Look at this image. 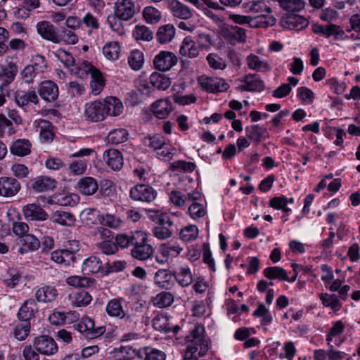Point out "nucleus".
Here are the masks:
<instances>
[{
    "label": "nucleus",
    "instance_id": "6e6d98bb",
    "mask_svg": "<svg viewBox=\"0 0 360 360\" xmlns=\"http://www.w3.org/2000/svg\"><path fill=\"white\" fill-rule=\"evenodd\" d=\"M143 143L154 150L162 149L166 144V138L160 134L148 136L143 139Z\"/></svg>",
    "mask_w": 360,
    "mask_h": 360
},
{
    "label": "nucleus",
    "instance_id": "052dcab7",
    "mask_svg": "<svg viewBox=\"0 0 360 360\" xmlns=\"http://www.w3.org/2000/svg\"><path fill=\"white\" fill-rule=\"evenodd\" d=\"M99 211L95 208H86L80 213V217L87 224H95L99 222Z\"/></svg>",
    "mask_w": 360,
    "mask_h": 360
},
{
    "label": "nucleus",
    "instance_id": "e433bc0d",
    "mask_svg": "<svg viewBox=\"0 0 360 360\" xmlns=\"http://www.w3.org/2000/svg\"><path fill=\"white\" fill-rule=\"evenodd\" d=\"M22 247L18 249V252L23 255L28 251H34L40 247L39 239L32 234H27L20 240Z\"/></svg>",
    "mask_w": 360,
    "mask_h": 360
},
{
    "label": "nucleus",
    "instance_id": "a18cd8bd",
    "mask_svg": "<svg viewBox=\"0 0 360 360\" xmlns=\"http://www.w3.org/2000/svg\"><path fill=\"white\" fill-rule=\"evenodd\" d=\"M322 304L325 307L330 308L334 312L338 311L342 307V303L335 294L322 292L319 295Z\"/></svg>",
    "mask_w": 360,
    "mask_h": 360
},
{
    "label": "nucleus",
    "instance_id": "72a5a7b5",
    "mask_svg": "<svg viewBox=\"0 0 360 360\" xmlns=\"http://www.w3.org/2000/svg\"><path fill=\"white\" fill-rule=\"evenodd\" d=\"M247 64L250 69L257 72H267L271 68L265 59L255 54H250L247 57Z\"/></svg>",
    "mask_w": 360,
    "mask_h": 360
},
{
    "label": "nucleus",
    "instance_id": "3c124183",
    "mask_svg": "<svg viewBox=\"0 0 360 360\" xmlns=\"http://www.w3.org/2000/svg\"><path fill=\"white\" fill-rule=\"evenodd\" d=\"M108 23L111 29V30L116 33L119 36H123L126 33V28L124 21L125 20L121 19L117 15L113 14L108 15L107 18Z\"/></svg>",
    "mask_w": 360,
    "mask_h": 360
},
{
    "label": "nucleus",
    "instance_id": "09e8293b",
    "mask_svg": "<svg viewBox=\"0 0 360 360\" xmlns=\"http://www.w3.org/2000/svg\"><path fill=\"white\" fill-rule=\"evenodd\" d=\"M105 311L110 317L121 318L124 316V311L121 301L117 299H112L105 306Z\"/></svg>",
    "mask_w": 360,
    "mask_h": 360
},
{
    "label": "nucleus",
    "instance_id": "680f3d73",
    "mask_svg": "<svg viewBox=\"0 0 360 360\" xmlns=\"http://www.w3.org/2000/svg\"><path fill=\"white\" fill-rule=\"evenodd\" d=\"M143 16L148 23L155 24L161 20L162 14L155 7L146 6L143 10Z\"/></svg>",
    "mask_w": 360,
    "mask_h": 360
},
{
    "label": "nucleus",
    "instance_id": "7c9ffc66",
    "mask_svg": "<svg viewBox=\"0 0 360 360\" xmlns=\"http://www.w3.org/2000/svg\"><path fill=\"white\" fill-rule=\"evenodd\" d=\"M224 37L229 41L244 43L246 41L247 35L243 28L231 25L227 27L225 30Z\"/></svg>",
    "mask_w": 360,
    "mask_h": 360
},
{
    "label": "nucleus",
    "instance_id": "1a4fd4ad",
    "mask_svg": "<svg viewBox=\"0 0 360 360\" xmlns=\"http://www.w3.org/2000/svg\"><path fill=\"white\" fill-rule=\"evenodd\" d=\"M37 33L45 40L54 44L60 43L59 34L55 26L49 21L42 20L36 25Z\"/></svg>",
    "mask_w": 360,
    "mask_h": 360
},
{
    "label": "nucleus",
    "instance_id": "49530a36",
    "mask_svg": "<svg viewBox=\"0 0 360 360\" xmlns=\"http://www.w3.org/2000/svg\"><path fill=\"white\" fill-rule=\"evenodd\" d=\"M174 278L182 287H187L193 282V276L188 266H181L174 274Z\"/></svg>",
    "mask_w": 360,
    "mask_h": 360
},
{
    "label": "nucleus",
    "instance_id": "4468645a",
    "mask_svg": "<svg viewBox=\"0 0 360 360\" xmlns=\"http://www.w3.org/2000/svg\"><path fill=\"white\" fill-rule=\"evenodd\" d=\"M281 23L290 30H302L308 26L309 22L302 15L288 14L282 19Z\"/></svg>",
    "mask_w": 360,
    "mask_h": 360
},
{
    "label": "nucleus",
    "instance_id": "f257e3e1",
    "mask_svg": "<svg viewBox=\"0 0 360 360\" xmlns=\"http://www.w3.org/2000/svg\"><path fill=\"white\" fill-rule=\"evenodd\" d=\"M123 112L121 101L115 97H107L86 103L84 117L85 120L97 122L103 121L107 116H118Z\"/></svg>",
    "mask_w": 360,
    "mask_h": 360
},
{
    "label": "nucleus",
    "instance_id": "0e129e2a",
    "mask_svg": "<svg viewBox=\"0 0 360 360\" xmlns=\"http://www.w3.org/2000/svg\"><path fill=\"white\" fill-rule=\"evenodd\" d=\"M199 230L195 225L186 226L179 232L180 238L185 242H190L195 240L198 236Z\"/></svg>",
    "mask_w": 360,
    "mask_h": 360
},
{
    "label": "nucleus",
    "instance_id": "a878e982",
    "mask_svg": "<svg viewBox=\"0 0 360 360\" xmlns=\"http://www.w3.org/2000/svg\"><path fill=\"white\" fill-rule=\"evenodd\" d=\"M169 8L175 18L188 20L193 16V11L190 8L177 0H171Z\"/></svg>",
    "mask_w": 360,
    "mask_h": 360
},
{
    "label": "nucleus",
    "instance_id": "9d476101",
    "mask_svg": "<svg viewBox=\"0 0 360 360\" xmlns=\"http://www.w3.org/2000/svg\"><path fill=\"white\" fill-rule=\"evenodd\" d=\"M20 182L11 176L0 177V196L10 198L15 196L20 190Z\"/></svg>",
    "mask_w": 360,
    "mask_h": 360
},
{
    "label": "nucleus",
    "instance_id": "4d7b16f0",
    "mask_svg": "<svg viewBox=\"0 0 360 360\" xmlns=\"http://www.w3.org/2000/svg\"><path fill=\"white\" fill-rule=\"evenodd\" d=\"M133 37L136 40L150 41L153 38V32L145 25H136L133 32Z\"/></svg>",
    "mask_w": 360,
    "mask_h": 360
},
{
    "label": "nucleus",
    "instance_id": "c756f323",
    "mask_svg": "<svg viewBox=\"0 0 360 360\" xmlns=\"http://www.w3.org/2000/svg\"><path fill=\"white\" fill-rule=\"evenodd\" d=\"M138 356L142 360H165L166 354L151 347H145L138 350Z\"/></svg>",
    "mask_w": 360,
    "mask_h": 360
},
{
    "label": "nucleus",
    "instance_id": "338daca9",
    "mask_svg": "<svg viewBox=\"0 0 360 360\" xmlns=\"http://www.w3.org/2000/svg\"><path fill=\"white\" fill-rule=\"evenodd\" d=\"M198 201V200H191L190 202L192 203L188 209L190 217L194 220L202 218L207 214L205 207Z\"/></svg>",
    "mask_w": 360,
    "mask_h": 360
},
{
    "label": "nucleus",
    "instance_id": "8fccbe9b",
    "mask_svg": "<svg viewBox=\"0 0 360 360\" xmlns=\"http://www.w3.org/2000/svg\"><path fill=\"white\" fill-rule=\"evenodd\" d=\"M153 327L155 330L164 332L165 333H169L172 330L169 320L166 314H158L153 319Z\"/></svg>",
    "mask_w": 360,
    "mask_h": 360
},
{
    "label": "nucleus",
    "instance_id": "58836bf2",
    "mask_svg": "<svg viewBox=\"0 0 360 360\" xmlns=\"http://www.w3.org/2000/svg\"><path fill=\"white\" fill-rule=\"evenodd\" d=\"M90 82L91 92L94 95L99 94L105 86V79L102 72L96 68L91 75Z\"/></svg>",
    "mask_w": 360,
    "mask_h": 360
},
{
    "label": "nucleus",
    "instance_id": "4be33fe9",
    "mask_svg": "<svg viewBox=\"0 0 360 360\" xmlns=\"http://www.w3.org/2000/svg\"><path fill=\"white\" fill-rule=\"evenodd\" d=\"M34 127L39 131L40 139L44 143H49L53 139V124L48 120L39 119L34 122Z\"/></svg>",
    "mask_w": 360,
    "mask_h": 360
},
{
    "label": "nucleus",
    "instance_id": "2f4dec72",
    "mask_svg": "<svg viewBox=\"0 0 360 360\" xmlns=\"http://www.w3.org/2000/svg\"><path fill=\"white\" fill-rule=\"evenodd\" d=\"M276 22L271 13H262L255 17H250V27L259 28L273 26Z\"/></svg>",
    "mask_w": 360,
    "mask_h": 360
},
{
    "label": "nucleus",
    "instance_id": "4c0bfd02",
    "mask_svg": "<svg viewBox=\"0 0 360 360\" xmlns=\"http://www.w3.org/2000/svg\"><path fill=\"white\" fill-rule=\"evenodd\" d=\"M58 292L55 287L46 285L39 288L35 293L37 300L41 302H50L57 297Z\"/></svg>",
    "mask_w": 360,
    "mask_h": 360
},
{
    "label": "nucleus",
    "instance_id": "5fc2aeb1",
    "mask_svg": "<svg viewBox=\"0 0 360 360\" xmlns=\"http://www.w3.org/2000/svg\"><path fill=\"white\" fill-rule=\"evenodd\" d=\"M263 274L269 279L288 280L287 272L280 266H271L264 269Z\"/></svg>",
    "mask_w": 360,
    "mask_h": 360
},
{
    "label": "nucleus",
    "instance_id": "37998d69",
    "mask_svg": "<svg viewBox=\"0 0 360 360\" xmlns=\"http://www.w3.org/2000/svg\"><path fill=\"white\" fill-rule=\"evenodd\" d=\"M174 279V274L167 269L158 270L154 276L155 284L162 288H168Z\"/></svg>",
    "mask_w": 360,
    "mask_h": 360
},
{
    "label": "nucleus",
    "instance_id": "a211bd4d",
    "mask_svg": "<svg viewBox=\"0 0 360 360\" xmlns=\"http://www.w3.org/2000/svg\"><path fill=\"white\" fill-rule=\"evenodd\" d=\"M39 98L37 93L33 91H17L15 93V102L22 108H26L30 104L37 105Z\"/></svg>",
    "mask_w": 360,
    "mask_h": 360
},
{
    "label": "nucleus",
    "instance_id": "ea45409f",
    "mask_svg": "<svg viewBox=\"0 0 360 360\" xmlns=\"http://www.w3.org/2000/svg\"><path fill=\"white\" fill-rule=\"evenodd\" d=\"M204 333V326L202 324H195L191 330L190 333L186 336V340L187 342H193L198 345H201L202 342L203 343H208L205 339Z\"/></svg>",
    "mask_w": 360,
    "mask_h": 360
},
{
    "label": "nucleus",
    "instance_id": "473e14b6",
    "mask_svg": "<svg viewBox=\"0 0 360 360\" xmlns=\"http://www.w3.org/2000/svg\"><path fill=\"white\" fill-rule=\"evenodd\" d=\"M101 267V259L96 256H91L84 260L82 271L86 275L94 274L99 272Z\"/></svg>",
    "mask_w": 360,
    "mask_h": 360
},
{
    "label": "nucleus",
    "instance_id": "bf43d9fd",
    "mask_svg": "<svg viewBox=\"0 0 360 360\" xmlns=\"http://www.w3.org/2000/svg\"><path fill=\"white\" fill-rule=\"evenodd\" d=\"M153 304L159 308L169 307L174 302L173 295L168 292H161L153 299Z\"/></svg>",
    "mask_w": 360,
    "mask_h": 360
},
{
    "label": "nucleus",
    "instance_id": "c9c22d12",
    "mask_svg": "<svg viewBox=\"0 0 360 360\" xmlns=\"http://www.w3.org/2000/svg\"><path fill=\"white\" fill-rule=\"evenodd\" d=\"M31 143L25 139L15 140L10 147L12 154L18 156H25L30 153Z\"/></svg>",
    "mask_w": 360,
    "mask_h": 360
},
{
    "label": "nucleus",
    "instance_id": "6ab92c4d",
    "mask_svg": "<svg viewBox=\"0 0 360 360\" xmlns=\"http://www.w3.org/2000/svg\"><path fill=\"white\" fill-rule=\"evenodd\" d=\"M200 49L191 37H186L180 46L179 53L182 56L195 58L200 55Z\"/></svg>",
    "mask_w": 360,
    "mask_h": 360
},
{
    "label": "nucleus",
    "instance_id": "de8ad7c7",
    "mask_svg": "<svg viewBox=\"0 0 360 360\" xmlns=\"http://www.w3.org/2000/svg\"><path fill=\"white\" fill-rule=\"evenodd\" d=\"M150 83L159 90H166L171 85L170 78L163 74L153 72L150 76Z\"/></svg>",
    "mask_w": 360,
    "mask_h": 360
},
{
    "label": "nucleus",
    "instance_id": "423d86ee",
    "mask_svg": "<svg viewBox=\"0 0 360 360\" xmlns=\"http://www.w3.org/2000/svg\"><path fill=\"white\" fill-rule=\"evenodd\" d=\"M34 349L41 354L51 356L57 353L58 347L55 340L46 335L35 338L32 342Z\"/></svg>",
    "mask_w": 360,
    "mask_h": 360
},
{
    "label": "nucleus",
    "instance_id": "412c9836",
    "mask_svg": "<svg viewBox=\"0 0 360 360\" xmlns=\"http://www.w3.org/2000/svg\"><path fill=\"white\" fill-rule=\"evenodd\" d=\"M200 198L201 195L198 192L185 194L179 191H172L169 194L170 201L178 207L185 206L187 201L199 200Z\"/></svg>",
    "mask_w": 360,
    "mask_h": 360
},
{
    "label": "nucleus",
    "instance_id": "393cba45",
    "mask_svg": "<svg viewBox=\"0 0 360 360\" xmlns=\"http://www.w3.org/2000/svg\"><path fill=\"white\" fill-rule=\"evenodd\" d=\"M77 188L80 193L84 195H92L98 191V182L91 176L82 177L78 181Z\"/></svg>",
    "mask_w": 360,
    "mask_h": 360
},
{
    "label": "nucleus",
    "instance_id": "69168bd1",
    "mask_svg": "<svg viewBox=\"0 0 360 360\" xmlns=\"http://www.w3.org/2000/svg\"><path fill=\"white\" fill-rule=\"evenodd\" d=\"M68 285L75 288H86L91 286L94 280L84 276H71L66 278Z\"/></svg>",
    "mask_w": 360,
    "mask_h": 360
},
{
    "label": "nucleus",
    "instance_id": "0eeeda50",
    "mask_svg": "<svg viewBox=\"0 0 360 360\" xmlns=\"http://www.w3.org/2000/svg\"><path fill=\"white\" fill-rule=\"evenodd\" d=\"M177 61V57L174 53L162 51L154 58L153 64L157 70L165 72L174 67Z\"/></svg>",
    "mask_w": 360,
    "mask_h": 360
},
{
    "label": "nucleus",
    "instance_id": "20e7f679",
    "mask_svg": "<svg viewBox=\"0 0 360 360\" xmlns=\"http://www.w3.org/2000/svg\"><path fill=\"white\" fill-rule=\"evenodd\" d=\"M198 81L201 89L210 94L226 92L230 87L221 77L201 76Z\"/></svg>",
    "mask_w": 360,
    "mask_h": 360
},
{
    "label": "nucleus",
    "instance_id": "c85d7f7f",
    "mask_svg": "<svg viewBox=\"0 0 360 360\" xmlns=\"http://www.w3.org/2000/svg\"><path fill=\"white\" fill-rule=\"evenodd\" d=\"M121 46L117 41L107 42L102 48L103 56L110 61H115L119 59L121 53Z\"/></svg>",
    "mask_w": 360,
    "mask_h": 360
},
{
    "label": "nucleus",
    "instance_id": "c03bdc74",
    "mask_svg": "<svg viewBox=\"0 0 360 360\" xmlns=\"http://www.w3.org/2000/svg\"><path fill=\"white\" fill-rule=\"evenodd\" d=\"M69 298L72 305L77 307H86L90 304L92 300L91 295L84 290L72 293L70 295Z\"/></svg>",
    "mask_w": 360,
    "mask_h": 360
},
{
    "label": "nucleus",
    "instance_id": "cd10ccee",
    "mask_svg": "<svg viewBox=\"0 0 360 360\" xmlns=\"http://www.w3.org/2000/svg\"><path fill=\"white\" fill-rule=\"evenodd\" d=\"M56 186V181L50 177L40 176L33 180L32 189L36 192H46L53 190Z\"/></svg>",
    "mask_w": 360,
    "mask_h": 360
},
{
    "label": "nucleus",
    "instance_id": "13d9d810",
    "mask_svg": "<svg viewBox=\"0 0 360 360\" xmlns=\"http://www.w3.org/2000/svg\"><path fill=\"white\" fill-rule=\"evenodd\" d=\"M99 223L111 229H118L122 226L123 221L114 214H105L100 217Z\"/></svg>",
    "mask_w": 360,
    "mask_h": 360
},
{
    "label": "nucleus",
    "instance_id": "f704fd0d",
    "mask_svg": "<svg viewBox=\"0 0 360 360\" xmlns=\"http://www.w3.org/2000/svg\"><path fill=\"white\" fill-rule=\"evenodd\" d=\"M175 36V28L172 24L160 26L156 33L157 41L160 44L170 42Z\"/></svg>",
    "mask_w": 360,
    "mask_h": 360
},
{
    "label": "nucleus",
    "instance_id": "864d4df0",
    "mask_svg": "<svg viewBox=\"0 0 360 360\" xmlns=\"http://www.w3.org/2000/svg\"><path fill=\"white\" fill-rule=\"evenodd\" d=\"M70 248L59 250L63 259L65 260V266H69L76 262L75 253L79 250V242L74 240L70 243Z\"/></svg>",
    "mask_w": 360,
    "mask_h": 360
},
{
    "label": "nucleus",
    "instance_id": "5701e85b",
    "mask_svg": "<svg viewBox=\"0 0 360 360\" xmlns=\"http://www.w3.org/2000/svg\"><path fill=\"white\" fill-rule=\"evenodd\" d=\"M103 160L108 167L113 170L122 169L124 162L122 153L116 149H109L104 152Z\"/></svg>",
    "mask_w": 360,
    "mask_h": 360
},
{
    "label": "nucleus",
    "instance_id": "2eb2a0df",
    "mask_svg": "<svg viewBox=\"0 0 360 360\" xmlns=\"http://www.w3.org/2000/svg\"><path fill=\"white\" fill-rule=\"evenodd\" d=\"M208 350V343H203L202 342L201 345H198L193 342H188L184 360H198L200 357L205 356Z\"/></svg>",
    "mask_w": 360,
    "mask_h": 360
},
{
    "label": "nucleus",
    "instance_id": "bb28decb",
    "mask_svg": "<svg viewBox=\"0 0 360 360\" xmlns=\"http://www.w3.org/2000/svg\"><path fill=\"white\" fill-rule=\"evenodd\" d=\"M4 284L11 288H15L22 285L25 280L21 273L15 269H9L6 273L2 276Z\"/></svg>",
    "mask_w": 360,
    "mask_h": 360
},
{
    "label": "nucleus",
    "instance_id": "7ed1b4c3",
    "mask_svg": "<svg viewBox=\"0 0 360 360\" xmlns=\"http://www.w3.org/2000/svg\"><path fill=\"white\" fill-rule=\"evenodd\" d=\"M74 327L87 339H96L105 332V326L96 327L94 320L88 316L82 318Z\"/></svg>",
    "mask_w": 360,
    "mask_h": 360
},
{
    "label": "nucleus",
    "instance_id": "f8f14e48",
    "mask_svg": "<svg viewBox=\"0 0 360 360\" xmlns=\"http://www.w3.org/2000/svg\"><path fill=\"white\" fill-rule=\"evenodd\" d=\"M174 222L170 217H165L161 219V222L157 224L152 229L153 235L160 240H165L170 238L173 234L172 227Z\"/></svg>",
    "mask_w": 360,
    "mask_h": 360
},
{
    "label": "nucleus",
    "instance_id": "e2e57ef3",
    "mask_svg": "<svg viewBox=\"0 0 360 360\" xmlns=\"http://www.w3.org/2000/svg\"><path fill=\"white\" fill-rule=\"evenodd\" d=\"M266 131V128L255 124L245 127V133L247 136L255 142H260L262 137Z\"/></svg>",
    "mask_w": 360,
    "mask_h": 360
},
{
    "label": "nucleus",
    "instance_id": "dca6fc26",
    "mask_svg": "<svg viewBox=\"0 0 360 360\" xmlns=\"http://www.w3.org/2000/svg\"><path fill=\"white\" fill-rule=\"evenodd\" d=\"M23 215L29 221H44L48 214L39 205L35 203L28 204L22 209Z\"/></svg>",
    "mask_w": 360,
    "mask_h": 360
},
{
    "label": "nucleus",
    "instance_id": "f3484780",
    "mask_svg": "<svg viewBox=\"0 0 360 360\" xmlns=\"http://www.w3.org/2000/svg\"><path fill=\"white\" fill-rule=\"evenodd\" d=\"M31 330V323L18 319L13 323L10 335L19 341L25 340Z\"/></svg>",
    "mask_w": 360,
    "mask_h": 360
},
{
    "label": "nucleus",
    "instance_id": "ddd939ff",
    "mask_svg": "<svg viewBox=\"0 0 360 360\" xmlns=\"http://www.w3.org/2000/svg\"><path fill=\"white\" fill-rule=\"evenodd\" d=\"M239 89L246 91H262L264 89V83L256 74H249L241 80Z\"/></svg>",
    "mask_w": 360,
    "mask_h": 360
},
{
    "label": "nucleus",
    "instance_id": "79ce46f5",
    "mask_svg": "<svg viewBox=\"0 0 360 360\" xmlns=\"http://www.w3.org/2000/svg\"><path fill=\"white\" fill-rule=\"evenodd\" d=\"M51 220L54 223L62 226H71L74 225L75 218V216L70 212L58 210L52 214Z\"/></svg>",
    "mask_w": 360,
    "mask_h": 360
},
{
    "label": "nucleus",
    "instance_id": "6e6552de",
    "mask_svg": "<svg viewBox=\"0 0 360 360\" xmlns=\"http://www.w3.org/2000/svg\"><path fill=\"white\" fill-rule=\"evenodd\" d=\"M136 13L133 0H117L114 4V14L125 20H131Z\"/></svg>",
    "mask_w": 360,
    "mask_h": 360
},
{
    "label": "nucleus",
    "instance_id": "aec40b11",
    "mask_svg": "<svg viewBox=\"0 0 360 360\" xmlns=\"http://www.w3.org/2000/svg\"><path fill=\"white\" fill-rule=\"evenodd\" d=\"M38 311L37 302L33 299L25 300L20 307L17 317L18 319L30 322V320L34 316L35 313Z\"/></svg>",
    "mask_w": 360,
    "mask_h": 360
},
{
    "label": "nucleus",
    "instance_id": "f03ea898",
    "mask_svg": "<svg viewBox=\"0 0 360 360\" xmlns=\"http://www.w3.org/2000/svg\"><path fill=\"white\" fill-rule=\"evenodd\" d=\"M134 243L131 250V256L140 261H151L153 259L154 249L148 243V234L143 231H135Z\"/></svg>",
    "mask_w": 360,
    "mask_h": 360
},
{
    "label": "nucleus",
    "instance_id": "774afa93",
    "mask_svg": "<svg viewBox=\"0 0 360 360\" xmlns=\"http://www.w3.org/2000/svg\"><path fill=\"white\" fill-rule=\"evenodd\" d=\"M128 132L124 129L112 130L108 135V141L112 144H120L127 141Z\"/></svg>",
    "mask_w": 360,
    "mask_h": 360
},
{
    "label": "nucleus",
    "instance_id": "a19ab883",
    "mask_svg": "<svg viewBox=\"0 0 360 360\" xmlns=\"http://www.w3.org/2000/svg\"><path fill=\"white\" fill-rule=\"evenodd\" d=\"M183 248L176 242H169L160 245L159 252L167 259L169 257H176L181 254Z\"/></svg>",
    "mask_w": 360,
    "mask_h": 360
},
{
    "label": "nucleus",
    "instance_id": "9b49d317",
    "mask_svg": "<svg viewBox=\"0 0 360 360\" xmlns=\"http://www.w3.org/2000/svg\"><path fill=\"white\" fill-rule=\"evenodd\" d=\"M37 92L40 97L46 102H53L58 97V86L51 81L45 80L40 83Z\"/></svg>",
    "mask_w": 360,
    "mask_h": 360
},
{
    "label": "nucleus",
    "instance_id": "b1692460",
    "mask_svg": "<svg viewBox=\"0 0 360 360\" xmlns=\"http://www.w3.org/2000/svg\"><path fill=\"white\" fill-rule=\"evenodd\" d=\"M172 110V103L168 98H161L151 105V111L158 119H165Z\"/></svg>",
    "mask_w": 360,
    "mask_h": 360
},
{
    "label": "nucleus",
    "instance_id": "39448f33",
    "mask_svg": "<svg viewBox=\"0 0 360 360\" xmlns=\"http://www.w3.org/2000/svg\"><path fill=\"white\" fill-rule=\"evenodd\" d=\"M157 191L150 186L138 184L130 189L129 196L134 201L151 202L157 198Z\"/></svg>",
    "mask_w": 360,
    "mask_h": 360
},
{
    "label": "nucleus",
    "instance_id": "603ef678",
    "mask_svg": "<svg viewBox=\"0 0 360 360\" xmlns=\"http://www.w3.org/2000/svg\"><path fill=\"white\" fill-rule=\"evenodd\" d=\"M144 63L143 53L139 49L132 50L128 56V64L134 70H139Z\"/></svg>",
    "mask_w": 360,
    "mask_h": 360
}]
</instances>
